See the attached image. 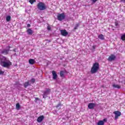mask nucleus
<instances>
[{
  "instance_id": "f257e3e1",
  "label": "nucleus",
  "mask_w": 125,
  "mask_h": 125,
  "mask_svg": "<svg viewBox=\"0 0 125 125\" xmlns=\"http://www.w3.org/2000/svg\"><path fill=\"white\" fill-rule=\"evenodd\" d=\"M0 65L3 67L4 68H8L12 65V63L10 61L8 60L5 57L1 56L0 57Z\"/></svg>"
},
{
  "instance_id": "f03ea898",
  "label": "nucleus",
  "mask_w": 125,
  "mask_h": 125,
  "mask_svg": "<svg viewBox=\"0 0 125 125\" xmlns=\"http://www.w3.org/2000/svg\"><path fill=\"white\" fill-rule=\"evenodd\" d=\"M99 69V63L98 62H95L91 69V74H95Z\"/></svg>"
},
{
  "instance_id": "7ed1b4c3",
  "label": "nucleus",
  "mask_w": 125,
  "mask_h": 125,
  "mask_svg": "<svg viewBox=\"0 0 125 125\" xmlns=\"http://www.w3.org/2000/svg\"><path fill=\"white\" fill-rule=\"evenodd\" d=\"M37 7L39 10H45V9H46L45 4L42 2H40L38 4Z\"/></svg>"
},
{
  "instance_id": "20e7f679",
  "label": "nucleus",
  "mask_w": 125,
  "mask_h": 125,
  "mask_svg": "<svg viewBox=\"0 0 125 125\" xmlns=\"http://www.w3.org/2000/svg\"><path fill=\"white\" fill-rule=\"evenodd\" d=\"M51 91V90H50V89L46 88V90L43 92V94H42L43 98L45 99V98L47 97V96L50 94Z\"/></svg>"
},
{
  "instance_id": "39448f33",
  "label": "nucleus",
  "mask_w": 125,
  "mask_h": 125,
  "mask_svg": "<svg viewBox=\"0 0 125 125\" xmlns=\"http://www.w3.org/2000/svg\"><path fill=\"white\" fill-rule=\"evenodd\" d=\"M65 17H66V16L64 13L59 14L57 16L58 20H59V21H62V20H64V19H65Z\"/></svg>"
},
{
  "instance_id": "423d86ee",
  "label": "nucleus",
  "mask_w": 125,
  "mask_h": 125,
  "mask_svg": "<svg viewBox=\"0 0 125 125\" xmlns=\"http://www.w3.org/2000/svg\"><path fill=\"white\" fill-rule=\"evenodd\" d=\"M116 57L114 54H111L108 58V61L109 62H112V61H114L116 60Z\"/></svg>"
},
{
  "instance_id": "0eeeda50",
  "label": "nucleus",
  "mask_w": 125,
  "mask_h": 125,
  "mask_svg": "<svg viewBox=\"0 0 125 125\" xmlns=\"http://www.w3.org/2000/svg\"><path fill=\"white\" fill-rule=\"evenodd\" d=\"M113 114L115 115V119L118 120L119 117H120L121 115H122V113L120 111H116L113 112Z\"/></svg>"
},
{
  "instance_id": "6e6552de",
  "label": "nucleus",
  "mask_w": 125,
  "mask_h": 125,
  "mask_svg": "<svg viewBox=\"0 0 125 125\" xmlns=\"http://www.w3.org/2000/svg\"><path fill=\"white\" fill-rule=\"evenodd\" d=\"M43 120H44V116L43 115H41L38 118L37 121L38 123H42Z\"/></svg>"
},
{
  "instance_id": "1a4fd4ad",
  "label": "nucleus",
  "mask_w": 125,
  "mask_h": 125,
  "mask_svg": "<svg viewBox=\"0 0 125 125\" xmlns=\"http://www.w3.org/2000/svg\"><path fill=\"white\" fill-rule=\"evenodd\" d=\"M9 49H4L1 51V54H3L4 55H7L9 52Z\"/></svg>"
},
{
  "instance_id": "9d476101",
  "label": "nucleus",
  "mask_w": 125,
  "mask_h": 125,
  "mask_svg": "<svg viewBox=\"0 0 125 125\" xmlns=\"http://www.w3.org/2000/svg\"><path fill=\"white\" fill-rule=\"evenodd\" d=\"M96 106V104L94 103H89L88 104V108L89 109H94V108Z\"/></svg>"
},
{
  "instance_id": "9b49d317",
  "label": "nucleus",
  "mask_w": 125,
  "mask_h": 125,
  "mask_svg": "<svg viewBox=\"0 0 125 125\" xmlns=\"http://www.w3.org/2000/svg\"><path fill=\"white\" fill-rule=\"evenodd\" d=\"M52 74L53 76V80H56V79H57L58 77V76L57 75V74H56V72L53 70L52 71Z\"/></svg>"
},
{
  "instance_id": "f8f14e48",
  "label": "nucleus",
  "mask_w": 125,
  "mask_h": 125,
  "mask_svg": "<svg viewBox=\"0 0 125 125\" xmlns=\"http://www.w3.org/2000/svg\"><path fill=\"white\" fill-rule=\"evenodd\" d=\"M61 33L62 36H63V37H66L68 35V32L66 30H61Z\"/></svg>"
},
{
  "instance_id": "ddd939ff",
  "label": "nucleus",
  "mask_w": 125,
  "mask_h": 125,
  "mask_svg": "<svg viewBox=\"0 0 125 125\" xmlns=\"http://www.w3.org/2000/svg\"><path fill=\"white\" fill-rule=\"evenodd\" d=\"M29 85H31V83H30V81L26 82L24 83V87H25V88H26L27 87H28Z\"/></svg>"
},
{
  "instance_id": "4468645a",
  "label": "nucleus",
  "mask_w": 125,
  "mask_h": 125,
  "mask_svg": "<svg viewBox=\"0 0 125 125\" xmlns=\"http://www.w3.org/2000/svg\"><path fill=\"white\" fill-rule=\"evenodd\" d=\"M29 63L31 65H33L36 63V61H35V60L31 59L29 60Z\"/></svg>"
},
{
  "instance_id": "2eb2a0df",
  "label": "nucleus",
  "mask_w": 125,
  "mask_h": 125,
  "mask_svg": "<svg viewBox=\"0 0 125 125\" xmlns=\"http://www.w3.org/2000/svg\"><path fill=\"white\" fill-rule=\"evenodd\" d=\"M26 32H27V33L29 35H33V30L30 28H29L28 29H27Z\"/></svg>"
},
{
  "instance_id": "dca6fc26",
  "label": "nucleus",
  "mask_w": 125,
  "mask_h": 125,
  "mask_svg": "<svg viewBox=\"0 0 125 125\" xmlns=\"http://www.w3.org/2000/svg\"><path fill=\"white\" fill-rule=\"evenodd\" d=\"M98 38L99 39H100V40H102V41H104V40H105V38L103 34H100V35H99Z\"/></svg>"
},
{
  "instance_id": "f3484780",
  "label": "nucleus",
  "mask_w": 125,
  "mask_h": 125,
  "mask_svg": "<svg viewBox=\"0 0 125 125\" xmlns=\"http://www.w3.org/2000/svg\"><path fill=\"white\" fill-rule=\"evenodd\" d=\"M7 22H9L11 20V17L10 16H7L6 17Z\"/></svg>"
},
{
  "instance_id": "a211bd4d",
  "label": "nucleus",
  "mask_w": 125,
  "mask_h": 125,
  "mask_svg": "<svg viewBox=\"0 0 125 125\" xmlns=\"http://www.w3.org/2000/svg\"><path fill=\"white\" fill-rule=\"evenodd\" d=\"M113 87H114L115 88H121V86L120 85L118 84H113L112 85Z\"/></svg>"
},
{
  "instance_id": "6ab92c4d",
  "label": "nucleus",
  "mask_w": 125,
  "mask_h": 125,
  "mask_svg": "<svg viewBox=\"0 0 125 125\" xmlns=\"http://www.w3.org/2000/svg\"><path fill=\"white\" fill-rule=\"evenodd\" d=\"M98 125H104V121H99V122L98 123Z\"/></svg>"
},
{
  "instance_id": "aec40b11",
  "label": "nucleus",
  "mask_w": 125,
  "mask_h": 125,
  "mask_svg": "<svg viewBox=\"0 0 125 125\" xmlns=\"http://www.w3.org/2000/svg\"><path fill=\"white\" fill-rule=\"evenodd\" d=\"M16 109L17 110H19L20 109V104L19 103H18L16 105Z\"/></svg>"
},
{
  "instance_id": "412c9836",
  "label": "nucleus",
  "mask_w": 125,
  "mask_h": 125,
  "mask_svg": "<svg viewBox=\"0 0 125 125\" xmlns=\"http://www.w3.org/2000/svg\"><path fill=\"white\" fill-rule=\"evenodd\" d=\"M60 76L62 77H64V71H62L60 72Z\"/></svg>"
},
{
  "instance_id": "4be33fe9",
  "label": "nucleus",
  "mask_w": 125,
  "mask_h": 125,
  "mask_svg": "<svg viewBox=\"0 0 125 125\" xmlns=\"http://www.w3.org/2000/svg\"><path fill=\"white\" fill-rule=\"evenodd\" d=\"M35 80L34 79H32L31 80H30V83L31 84V83H35Z\"/></svg>"
},
{
  "instance_id": "5701e85b",
  "label": "nucleus",
  "mask_w": 125,
  "mask_h": 125,
  "mask_svg": "<svg viewBox=\"0 0 125 125\" xmlns=\"http://www.w3.org/2000/svg\"><path fill=\"white\" fill-rule=\"evenodd\" d=\"M121 40H122V41H125V34L121 36Z\"/></svg>"
},
{
  "instance_id": "b1692460",
  "label": "nucleus",
  "mask_w": 125,
  "mask_h": 125,
  "mask_svg": "<svg viewBox=\"0 0 125 125\" xmlns=\"http://www.w3.org/2000/svg\"><path fill=\"white\" fill-rule=\"evenodd\" d=\"M29 2H30L31 4H33L34 2H36V0H29Z\"/></svg>"
},
{
  "instance_id": "393cba45",
  "label": "nucleus",
  "mask_w": 125,
  "mask_h": 125,
  "mask_svg": "<svg viewBox=\"0 0 125 125\" xmlns=\"http://www.w3.org/2000/svg\"><path fill=\"white\" fill-rule=\"evenodd\" d=\"M79 26H80L79 24H76V25L74 27V30H77V29H78V28H79Z\"/></svg>"
},
{
  "instance_id": "a878e982",
  "label": "nucleus",
  "mask_w": 125,
  "mask_h": 125,
  "mask_svg": "<svg viewBox=\"0 0 125 125\" xmlns=\"http://www.w3.org/2000/svg\"><path fill=\"white\" fill-rule=\"evenodd\" d=\"M115 25L116 27H118V26H119V23L117 21H116L115 22Z\"/></svg>"
},
{
  "instance_id": "bb28decb",
  "label": "nucleus",
  "mask_w": 125,
  "mask_h": 125,
  "mask_svg": "<svg viewBox=\"0 0 125 125\" xmlns=\"http://www.w3.org/2000/svg\"><path fill=\"white\" fill-rule=\"evenodd\" d=\"M61 106V104H58L57 106H56V108H59V109H60V106Z\"/></svg>"
},
{
  "instance_id": "cd10ccee",
  "label": "nucleus",
  "mask_w": 125,
  "mask_h": 125,
  "mask_svg": "<svg viewBox=\"0 0 125 125\" xmlns=\"http://www.w3.org/2000/svg\"><path fill=\"white\" fill-rule=\"evenodd\" d=\"M92 0L93 3H95V2H96V1H97V0Z\"/></svg>"
},
{
  "instance_id": "c85d7f7f",
  "label": "nucleus",
  "mask_w": 125,
  "mask_h": 125,
  "mask_svg": "<svg viewBox=\"0 0 125 125\" xmlns=\"http://www.w3.org/2000/svg\"><path fill=\"white\" fill-rule=\"evenodd\" d=\"M4 74V72L2 71H0V75H3Z\"/></svg>"
},
{
  "instance_id": "c756f323",
  "label": "nucleus",
  "mask_w": 125,
  "mask_h": 125,
  "mask_svg": "<svg viewBox=\"0 0 125 125\" xmlns=\"http://www.w3.org/2000/svg\"><path fill=\"white\" fill-rule=\"evenodd\" d=\"M51 29V27H50V26H48L47 30H48L49 31H50Z\"/></svg>"
},
{
  "instance_id": "7c9ffc66",
  "label": "nucleus",
  "mask_w": 125,
  "mask_h": 125,
  "mask_svg": "<svg viewBox=\"0 0 125 125\" xmlns=\"http://www.w3.org/2000/svg\"><path fill=\"white\" fill-rule=\"evenodd\" d=\"M27 27H28V28H30V27H31V24H27Z\"/></svg>"
},
{
  "instance_id": "2f4dec72",
  "label": "nucleus",
  "mask_w": 125,
  "mask_h": 125,
  "mask_svg": "<svg viewBox=\"0 0 125 125\" xmlns=\"http://www.w3.org/2000/svg\"><path fill=\"white\" fill-rule=\"evenodd\" d=\"M13 51L14 52H16V48H15L14 50H13Z\"/></svg>"
},
{
  "instance_id": "473e14b6",
  "label": "nucleus",
  "mask_w": 125,
  "mask_h": 125,
  "mask_svg": "<svg viewBox=\"0 0 125 125\" xmlns=\"http://www.w3.org/2000/svg\"><path fill=\"white\" fill-rule=\"evenodd\" d=\"M35 100L37 101V100H39V98H35Z\"/></svg>"
},
{
  "instance_id": "72a5a7b5",
  "label": "nucleus",
  "mask_w": 125,
  "mask_h": 125,
  "mask_svg": "<svg viewBox=\"0 0 125 125\" xmlns=\"http://www.w3.org/2000/svg\"><path fill=\"white\" fill-rule=\"evenodd\" d=\"M48 42H50L51 41L50 40H47Z\"/></svg>"
},
{
  "instance_id": "f704fd0d",
  "label": "nucleus",
  "mask_w": 125,
  "mask_h": 125,
  "mask_svg": "<svg viewBox=\"0 0 125 125\" xmlns=\"http://www.w3.org/2000/svg\"><path fill=\"white\" fill-rule=\"evenodd\" d=\"M14 55H15V56L16 55V53H15V54H14Z\"/></svg>"
},
{
  "instance_id": "c9c22d12",
  "label": "nucleus",
  "mask_w": 125,
  "mask_h": 125,
  "mask_svg": "<svg viewBox=\"0 0 125 125\" xmlns=\"http://www.w3.org/2000/svg\"><path fill=\"white\" fill-rule=\"evenodd\" d=\"M104 121H105V119H104Z\"/></svg>"
}]
</instances>
